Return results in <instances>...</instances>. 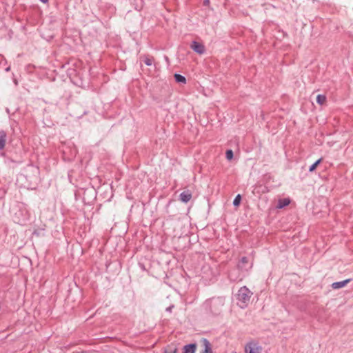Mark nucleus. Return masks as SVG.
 <instances>
[{
  "instance_id": "1",
  "label": "nucleus",
  "mask_w": 353,
  "mask_h": 353,
  "mask_svg": "<svg viewBox=\"0 0 353 353\" xmlns=\"http://www.w3.org/2000/svg\"><path fill=\"white\" fill-rule=\"evenodd\" d=\"M252 292L246 287H241L236 294L237 300L241 303L240 307L244 308L250 301Z\"/></svg>"
},
{
  "instance_id": "2",
  "label": "nucleus",
  "mask_w": 353,
  "mask_h": 353,
  "mask_svg": "<svg viewBox=\"0 0 353 353\" xmlns=\"http://www.w3.org/2000/svg\"><path fill=\"white\" fill-rule=\"evenodd\" d=\"M242 270L237 267L230 270L228 272V279L232 282L241 281L244 278V275L242 274Z\"/></svg>"
},
{
  "instance_id": "3",
  "label": "nucleus",
  "mask_w": 353,
  "mask_h": 353,
  "mask_svg": "<svg viewBox=\"0 0 353 353\" xmlns=\"http://www.w3.org/2000/svg\"><path fill=\"white\" fill-rule=\"evenodd\" d=\"M223 300L221 298L212 299L210 301V308L212 312L214 314H219L220 312V310H219L217 306H223Z\"/></svg>"
},
{
  "instance_id": "4",
  "label": "nucleus",
  "mask_w": 353,
  "mask_h": 353,
  "mask_svg": "<svg viewBox=\"0 0 353 353\" xmlns=\"http://www.w3.org/2000/svg\"><path fill=\"white\" fill-rule=\"evenodd\" d=\"M261 347L259 346L258 343L250 342L245 347V353H260Z\"/></svg>"
},
{
  "instance_id": "5",
  "label": "nucleus",
  "mask_w": 353,
  "mask_h": 353,
  "mask_svg": "<svg viewBox=\"0 0 353 353\" xmlns=\"http://www.w3.org/2000/svg\"><path fill=\"white\" fill-rule=\"evenodd\" d=\"M190 48L196 53L199 54H202L205 52V48L204 45L201 43H199L196 41L192 42L190 45Z\"/></svg>"
},
{
  "instance_id": "6",
  "label": "nucleus",
  "mask_w": 353,
  "mask_h": 353,
  "mask_svg": "<svg viewBox=\"0 0 353 353\" xmlns=\"http://www.w3.org/2000/svg\"><path fill=\"white\" fill-rule=\"evenodd\" d=\"M201 342L204 349L200 353H213L211 343L207 339L203 338Z\"/></svg>"
},
{
  "instance_id": "7",
  "label": "nucleus",
  "mask_w": 353,
  "mask_h": 353,
  "mask_svg": "<svg viewBox=\"0 0 353 353\" xmlns=\"http://www.w3.org/2000/svg\"><path fill=\"white\" fill-rule=\"evenodd\" d=\"M192 199V193L190 190H187L182 192L179 195V199L183 203H188Z\"/></svg>"
},
{
  "instance_id": "8",
  "label": "nucleus",
  "mask_w": 353,
  "mask_h": 353,
  "mask_svg": "<svg viewBox=\"0 0 353 353\" xmlns=\"http://www.w3.org/2000/svg\"><path fill=\"white\" fill-rule=\"evenodd\" d=\"M196 350V343H190L185 345L183 348V353H195Z\"/></svg>"
},
{
  "instance_id": "9",
  "label": "nucleus",
  "mask_w": 353,
  "mask_h": 353,
  "mask_svg": "<svg viewBox=\"0 0 353 353\" xmlns=\"http://www.w3.org/2000/svg\"><path fill=\"white\" fill-rule=\"evenodd\" d=\"M6 137V132L4 130H0V150H2L5 148Z\"/></svg>"
},
{
  "instance_id": "10",
  "label": "nucleus",
  "mask_w": 353,
  "mask_h": 353,
  "mask_svg": "<svg viewBox=\"0 0 353 353\" xmlns=\"http://www.w3.org/2000/svg\"><path fill=\"white\" fill-rule=\"evenodd\" d=\"M351 281V279H346V280H344V281H338V282H334L332 284V288L333 289H339V288H343L344 286H345L350 281Z\"/></svg>"
},
{
  "instance_id": "11",
  "label": "nucleus",
  "mask_w": 353,
  "mask_h": 353,
  "mask_svg": "<svg viewBox=\"0 0 353 353\" xmlns=\"http://www.w3.org/2000/svg\"><path fill=\"white\" fill-rule=\"evenodd\" d=\"M248 263V259L246 256H243L237 265V268L243 270L248 271V269L245 268V265Z\"/></svg>"
},
{
  "instance_id": "12",
  "label": "nucleus",
  "mask_w": 353,
  "mask_h": 353,
  "mask_svg": "<svg viewBox=\"0 0 353 353\" xmlns=\"http://www.w3.org/2000/svg\"><path fill=\"white\" fill-rule=\"evenodd\" d=\"M141 59L144 62V63L150 66L152 65L154 62V58L152 57H150L149 55H143L141 57Z\"/></svg>"
},
{
  "instance_id": "13",
  "label": "nucleus",
  "mask_w": 353,
  "mask_h": 353,
  "mask_svg": "<svg viewBox=\"0 0 353 353\" xmlns=\"http://www.w3.org/2000/svg\"><path fill=\"white\" fill-rule=\"evenodd\" d=\"M32 237H42L45 236V228H39L34 230L32 234Z\"/></svg>"
},
{
  "instance_id": "14",
  "label": "nucleus",
  "mask_w": 353,
  "mask_h": 353,
  "mask_svg": "<svg viewBox=\"0 0 353 353\" xmlns=\"http://www.w3.org/2000/svg\"><path fill=\"white\" fill-rule=\"evenodd\" d=\"M290 200L288 198L279 199V202H278L277 207L279 208H283L288 205L290 204Z\"/></svg>"
},
{
  "instance_id": "15",
  "label": "nucleus",
  "mask_w": 353,
  "mask_h": 353,
  "mask_svg": "<svg viewBox=\"0 0 353 353\" xmlns=\"http://www.w3.org/2000/svg\"><path fill=\"white\" fill-rule=\"evenodd\" d=\"M174 79H175L176 82H177V83H186V79H185V77H183V75L179 74H174Z\"/></svg>"
},
{
  "instance_id": "16",
  "label": "nucleus",
  "mask_w": 353,
  "mask_h": 353,
  "mask_svg": "<svg viewBox=\"0 0 353 353\" xmlns=\"http://www.w3.org/2000/svg\"><path fill=\"white\" fill-rule=\"evenodd\" d=\"M326 96L324 95V94H319L317 97H316V102L319 104V105H323L324 104L325 102H326Z\"/></svg>"
},
{
  "instance_id": "17",
  "label": "nucleus",
  "mask_w": 353,
  "mask_h": 353,
  "mask_svg": "<svg viewBox=\"0 0 353 353\" xmlns=\"http://www.w3.org/2000/svg\"><path fill=\"white\" fill-rule=\"evenodd\" d=\"M322 158H320L317 161H316L310 168H309V172H314L317 166L321 163Z\"/></svg>"
},
{
  "instance_id": "18",
  "label": "nucleus",
  "mask_w": 353,
  "mask_h": 353,
  "mask_svg": "<svg viewBox=\"0 0 353 353\" xmlns=\"http://www.w3.org/2000/svg\"><path fill=\"white\" fill-rule=\"evenodd\" d=\"M241 201V196L240 194H237L233 201V205L236 207L240 205Z\"/></svg>"
},
{
  "instance_id": "19",
  "label": "nucleus",
  "mask_w": 353,
  "mask_h": 353,
  "mask_svg": "<svg viewBox=\"0 0 353 353\" xmlns=\"http://www.w3.org/2000/svg\"><path fill=\"white\" fill-rule=\"evenodd\" d=\"M225 157L228 160H232L234 157L233 151L232 150H228L225 152Z\"/></svg>"
},
{
  "instance_id": "20",
  "label": "nucleus",
  "mask_w": 353,
  "mask_h": 353,
  "mask_svg": "<svg viewBox=\"0 0 353 353\" xmlns=\"http://www.w3.org/2000/svg\"><path fill=\"white\" fill-rule=\"evenodd\" d=\"M177 349L176 347L171 349L170 347H169V350H165L163 353H176Z\"/></svg>"
},
{
  "instance_id": "21",
  "label": "nucleus",
  "mask_w": 353,
  "mask_h": 353,
  "mask_svg": "<svg viewBox=\"0 0 353 353\" xmlns=\"http://www.w3.org/2000/svg\"><path fill=\"white\" fill-rule=\"evenodd\" d=\"M134 1H137L139 3V5H137L135 7L136 10H141L142 8V0H134Z\"/></svg>"
},
{
  "instance_id": "22",
  "label": "nucleus",
  "mask_w": 353,
  "mask_h": 353,
  "mask_svg": "<svg viewBox=\"0 0 353 353\" xmlns=\"http://www.w3.org/2000/svg\"><path fill=\"white\" fill-rule=\"evenodd\" d=\"M203 5L205 6H208L210 5V0H204L203 1Z\"/></svg>"
},
{
  "instance_id": "23",
  "label": "nucleus",
  "mask_w": 353,
  "mask_h": 353,
  "mask_svg": "<svg viewBox=\"0 0 353 353\" xmlns=\"http://www.w3.org/2000/svg\"><path fill=\"white\" fill-rule=\"evenodd\" d=\"M42 3H46L48 2V0H40Z\"/></svg>"
},
{
  "instance_id": "24",
  "label": "nucleus",
  "mask_w": 353,
  "mask_h": 353,
  "mask_svg": "<svg viewBox=\"0 0 353 353\" xmlns=\"http://www.w3.org/2000/svg\"><path fill=\"white\" fill-rule=\"evenodd\" d=\"M172 307H173V306H172V307H168L167 308V310L170 312V311H171V310H172Z\"/></svg>"
},
{
  "instance_id": "25",
  "label": "nucleus",
  "mask_w": 353,
  "mask_h": 353,
  "mask_svg": "<svg viewBox=\"0 0 353 353\" xmlns=\"http://www.w3.org/2000/svg\"><path fill=\"white\" fill-rule=\"evenodd\" d=\"M10 70V68H6V71H8Z\"/></svg>"
}]
</instances>
